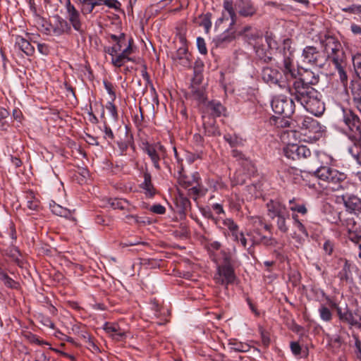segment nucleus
Returning a JSON list of instances; mask_svg holds the SVG:
<instances>
[{
	"label": "nucleus",
	"instance_id": "61",
	"mask_svg": "<svg viewBox=\"0 0 361 361\" xmlns=\"http://www.w3.org/2000/svg\"><path fill=\"white\" fill-rule=\"evenodd\" d=\"M231 153V156L237 161H244L243 166H247V161H250V160L246 159L245 155L241 151L238 150L236 148L232 149Z\"/></svg>",
	"mask_w": 361,
	"mask_h": 361
},
{
	"label": "nucleus",
	"instance_id": "17",
	"mask_svg": "<svg viewBox=\"0 0 361 361\" xmlns=\"http://www.w3.org/2000/svg\"><path fill=\"white\" fill-rule=\"evenodd\" d=\"M283 153L288 159L292 160L307 159L311 156V151L307 146L294 143L288 144L283 148Z\"/></svg>",
	"mask_w": 361,
	"mask_h": 361
},
{
	"label": "nucleus",
	"instance_id": "41",
	"mask_svg": "<svg viewBox=\"0 0 361 361\" xmlns=\"http://www.w3.org/2000/svg\"><path fill=\"white\" fill-rule=\"evenodd\" d=\"M290 218L289 212L283 214V215L276 217V225L278 230L282 233H287L289 231V225L288 221Z\"/></svg>",
	"mask_w": 361,
	"mask_h": 361
},
{
	"label": "nucleus",
	"instance_id": "64",
	"mask_svg": "<svg viewBox=\"0 0 361 361\" xmlns=\"http://www.w3.org/2000/svg\"><path fill=\"white\" fill-rule=\"evenodd\" d=\"M353 338H355L354 354L355 357L361 361V341L357 336L354 335Z\"/></svg>",
	"mask_w": 361,
	"mask_h": 361
},
{
	"label": "nucleus",
	"instance_id": "4",
	"mask_svg": "<svg viewBox=\"0 0 361 361\" xmlns=\"http://www.w3.org/2000/svg\"><path fill=\"white\" fill-rule=\"evenodd\" d=\"M297 70L295 78L291 79L290 83L289 93H295L300 91L314 89L312 85L319 82V75L308 69Z\"/></svg>",
	"mask_w": 361,
	"mask_h": 361
},
{
	"label": "nucleus",
	"instance_id": "37",
	"mask_svg": "<svg viewBox=\"0 0 361 361\" xmlns=\"http://www.w3.org/2000/svg\"><path fill=\"white\" fill-rule=\"evenodd\" d=\"M50 209L51 212L56 216H59L68 219L72 218V212L70 209H67L66 207H63L54 202L50 204Z\"/></svg>",
	"mask_w": 361,
	"mask_h": 361
},
{
	"label": "nucleus",
	"instance_id": "43",
	"mask_svg": "<svg viewBox=\"0 0 361 361\" xmlns=\"http://www.w3.org/2000/svg\"><path fill=\"white\" fill-rule=\"evenodd\" d=\"M353 145L348 149V153L355 161L357 165L361 166V140L355 143L352 142Z\"/></svg>",
	"mask_w": 361,
	"mask_h": 361
},
{
	"label": "nucleus",
	"instance_id": "47",
	"mask_svg": "<svg viewBox=\"0 0 361 361\" xmlns=\"http://www.w3.org/2000/svg\"><path fill=\"white\" fill-rule=\"evenodd\" d=\"M293 219V226L298 229V231L302 233V235L307 238L309 236V233L307 230L306 226H305L303 221L300 219L299 215L297 214H291Z\"/></svg>",
	"mask_w": 361,
	"mask_h": 361
},
{
	"label": "nucleus",
	"instance_id": "56",
	"mask_svg": "<svg viewBox=\"0 0 361 361\" xmlns=\"http://www.w3.org/2000/svg\"><path fill=\"white\" fill-rule=\"evenodd\" d=\"M292 40L289 38H286L283 41V52H284V59L290 56L293 60V50L291 47Z\"/></svg>",
	"mask_w": 361,
	"mask_h": 361
},
{
	"label": "nucleus",
	"instance_id": "11",
	"mask_svg": "<svg viewBox=\"0 0 361 361\" xmlns=\"http://www.w3.org/2000/svg\"><path fill=\"white\" fill-rule=\"evenodd\" d=\"M294 98L283 96L274 97L271 101V108L276 114L290 117L295 111Z\"/></svg>",
	"mask_w": 361,
	"mask_h": 361
},
{
	"label": "nucleus",
	"instance_id": "32",
	"mask_svg": "<svg viewBox=\"0 0 361 361\" xmlns=\"http://www.w3.org/2000/svg\"><path fill=\"white\" fill-rule=\"evenodd\" d=\"M82 15L90 14L95 6H100V0H75Z\"/></svg>",
	"mask_w": 361,
	"mask_h": 361
},
{
	"label": "nucleus",
	"instance_id": "27",
	"mask_svg": "<svg viewBox=\"0 0 361 361\" xmlns=\"http://www.w3.org/2000/svg\"><path fill=\"white\" fill-rule=\"evenodd\" d=\"M238 36L243 37L250 44L262 39V33L250 25L243 27L238 32Z\"/></svg>",
	"mask_w": 361,
	"mask_h": 361
},
{
	"label": "nucleus",
	"instance_id": "2",
	"mask_svg": "<svg viewBox=\"0 0 361 361\" xmlns=\"http://www.w3.org/2000/svg\"><path fill=\"white\" fill-rule=\"evenodd\" d=\"M315 176L327 183V187L334 192L348 189L351 182L344 172L327 166L319 167L314 172Z\"/></svg>",
	"mask_w": 361,
	"mask_h": 361
},
{
	"label": "nucleus",
	"instance_id": "42",
	"mask_svg": "<svg viewBox=\"0 0 361 361\" xmlns=\"http://www.w3.org/2000/svg\"><path fill=\"white\" fill-rule=\"evenodd\" d=\"M334 65L335 66L336 69L338 71L340 80L341 83L345 86L348 83V75L346 73V71L345 70V59H341L339 61H338V63L336 62H332Z\"/></svg>",
	"mask_w": 361,
	"mask_h": 361
},
{
	"label": "nucleus",
	"instance_id": "6",
	"mask_svg": "<svg viewBox=\"0 0 361 361\" xmlns=\"http://www.w3.org/2000/svg\"><path fill=\"white\" fill-rule=\"evenodd\" d=\"M343 121L347 127L345 134L352 142L361 141V120L351 109H343Z\"/></svg>",
	"mask_w": 361,
	"mask_h": 361
},
{
	"label": "nucleus",
	"instance_id": "23",
	"mask_svg": "<svg viewBox=\"0 0 361 361\" xmlns=\"http://www.w3.org/2000/svg\"><path fill=\"white\" fill-rule=\"evenodd\" d=\"M359 317L361 319V314H359V311H355L353 312L348 307L345 305V310H338L337 316L340 322L348 324L350 327L356 326L358 328H361V324L357 321V319L355 317Z\"/></svg>",
	"mask_w": 361,
	"mask_h": 361
},
{
	"label": "nucleus",
	"instance_id": "28",
	"mask_svg": "<svg viewBox=\"0 0 361 361\" xmlns=\"http://www.w3.org/2000/svg\"><path fill=\"white\" fill-rule=\"evenodd\" d=\"M350 88L351 104L361 114V82L353 81Z\"/></svg>",
	"mask_w": 361,
	"mask_h": 361
},
{
	"label": "nucleus",
	"instance_id": "57",
	"mask_svg": "<svg viewBox=\"0 0 361 361\" xmlns=\"http://www.w3.org/2000/svg\"><path fill=\"white\" fill-rule=\"evenodd\" d=\"M37 318L39 322L41 323L44 326L49 327L52 329H55V324L49 317L44 315L43 314H39Z\"/></svg>",
	"mask_w": 361,
	"mask_h": 361
},
{
	"label": "nucleus",
	"instance_id": "3",
	"mask_svg": "<svg viewBox=\"0 0 361 361\" xmlns=\"http://www.w3.org/2000/svg\"><path fill=\"white\" fill-rule=\"evenodd\" d=\"M294 99L299 102L307 111L315 116H322L325 111V105L322 100V94L316 89L290 93Z\"/></svg>",
	"mask_w": 361,
	"mask_h": 361
},
{
	"label": "nucleus",
	"instance_id": "49",
	"mask_svg": "<svg viewBox=\"0 0 361 361\" xmlns=\"http://www.w3.org/2000/svg\"><path fill=\"white\" fill-rule=\"evenodd\" d=\"M26 206L32 211H38L40 207V202L36 198L32 192H27L26 195Z\"/></svg>",
	"mask_w": 361,
	"mask_h": 361
},
{
	"label": "nucleus",
	"instance_id": "51",
	"mask_svg": "<svg viewBox=\"0 0 361 361\" xmlns=\"http://www.w3.org/2000/svg\"><path fill=\"white\" fill-rule=\"evenodd\" d=\"M320 319L325 322H331L333 319V313L331 310L324 305H320L318 309Z\"/></svg>",
	"mask_w": 361,
	"mask_h": 361
},
{
	"label": "nucleus",
	"instance_id": "24",
	"mask_svg": "<svg viewBox=\"0 0 361 361\" xmlns=\"http://www.w3.org/2000/svg\"><path fill=\"white\" fill-rule=\"evenodd\" d=\"M102 329L116 341H122L126 338V331L121 329L118 323L106 322Z\"/></svg>",
	"mask_w": 361,
	"mask_h": 361
},
{
	"label": "nucleus",
	"instance_id": "21",
	"mask_svg": "<svg viewBox=\"0 0 361 361\" xmlns=\"http://www.w3.org/2000/svg\"><path fill=\"white\" fill-rule=\"evenodd\" d=\"M136 47L134 39L130 37L128 38V44L125 47L121 53L116 54L111 58V63L116 68H121L127 61L128 55H131L135 51Z\"/></svg>",
	"mask_w": 361,
	"mask_h": 361
},
{
	"label": "nucleus",
	"instance_id": "16",
	"mask_svg": "<svg viewBox=\"0 0 361 361\" xmlns=\"http://www.w3.org/2000/svg\"><path fill=\"white\" fill-rule=\"evenodd\" d=\"M234 9L240 17L252 18L258 14V7L252 0H237L234 2Z\"/></svg>",
	"mask_w": 361,
	"mask_h": 361
},
{
	"label": "nucleus",
	"instance_id": "25",
	"mask_svg": "<svg viewBox=\"0 0 361 361\" xmlns=\"http://www.w3.org/2000/svg\"><path fill=\"white\" fill-rule=\"evenodd\" d=\"M247 235L252 242V246L264 245L265 246L274 245L276 243V240L272 237H268L261 233L259 228H255L247 233Z\"/></svg>",
	"mask_w": 361,
	"mask_h": 361
},
{
	"label": "nucleus",
	"instance_id": "26",
	"mask_svg": "<svg viewBox=\"0 0 361 361\" xmlns=\"http://www.w3.org/2000/svg\"><path fill=\"white\" fill-rule=\"evenodd\" d=\"M266 207L267 209V215L271 219H274L288 212L286 205L279 200H270L266 204Z\"/></svg>",
	"mask_w": 361,
	"mask_h": 361
},
{
	"label": "nucleus",
	"instance_id": "7",
	"mask_svg": "<svg viewBox=\"0 0 361 361\" xmlns=\"http://www.w3.org/2000/svg\"><path fill=\"white\" fill-rule=\"evenodd\" d=\"M319 42L326 53V57L332 62L338 63L341 59H345V53L338 39L329 34L319 36Z\"/></svg>",
	"mask_w": 361,
	"mask_h": 361
},
{
	"label": "nucleus",
	"instance_id": "52",
	"mask_svg": "<svg viewBox=\"0 0 361 361\" xmlns=\"http://www.w3.org/2000/svg\"><path fill=\"white\" fill-rule=\"evenodd\" d=\"M192 97L200 104H203L207 99L205 91L202 87L192 86Z\"/></svg>",
	"mask_w": 361,
	"mask_h": 361
},
{
	"label": "nucleus",
	"instance_id": "45",
	"mask_svg": "<svg viewBox=\"0 0 361 361\" xmlns=\"http://www.w3.org/2000/svg\"><path fill=\"white\" fill-rule=\"evenodd\" d=\"M0 280L9 288L18 290L20 288L18 282L11 279L1 268H0Z\"/></svg>",
	"mask_w": 361,
	"mask_h": 361
},
{
	"label": "nucleus",
	"instance_id": "1",
	"mask_svg": "<svg viewBox=\"0 0 361 361\" xmlns=\"http://www.w3.org/2000/svg\"><path fill=\"white\" fill-rule=\"evenodd\" d=\"M297 70L293 64V59L288 56L283 59L281 71L271 67H264L262 70L263 81L270 86H278L289 92L291 79L295 78Z\"/></svg>",
	"mask_w": 361,
	"mask_h": 361
},
{
	"label": "nucleus",
	"instance_id": "58",
	"mask_svg": "<svg viewBox=\"0 0 361 361\" xmlns=\"http://www.w3.org/2000/svg\"><path fill=\"white\" fill-rule=\"evenodd\" d=\"M133 137L131 136L130 139L125 141H118L117 146L118 147L119 155L123 156L126 154V151L128 149L129 146L132 144Z\"/></svg>",
	"mask_w": 361,
	"mask_h": 361
},
{
	"label": "nucleus",
	"instance_id": "20",
	"mask_svg": "<svg viewBox=\"0 0 361 361\" xmlns=\"http://www.w3.org/2000/svg\"><path fill=\"white\" fill-rule=\"evenodd\" d=\"M238 36L235 28H226L222 33L213 39L216 48H225L232 43Z\"/></svg>",
	"mask_w": 361,
	"mask_h": 361
},
{
	"label": "nucleus",
	"instance_id": "33",
	"mask_svg": "<svg viewBox=\"0 0 361 361\" xmlns=\"http://www.w3.org/2000/svg\"><path fill=\"white\" fill-rule=\"evenodd\" d=\"M16 46L27 56H32L35 52L34 47L26 39L21 36H16L15 40Z\"/></svg>",
	"mask_w": 361,
	"mask_h": 361
},
{
	"label": "nucleus",
	"instance_id": "54",
	"mask_svg": "<svg viewBox=\"0 0 361 361\" xmlns=\"http://www.w3.org/2000/svg\"><path fill=\"white\" fill-rule=\"evenodd\" d=\"M212 14L209 12L199 16V18H201L200 25L204 28L206 33H209L212 27Z\"/></svg>",
	"mask_w": 361,
	"mask_h": 361
},
{
	"label": "nucleus",
	"instance_id": "5",
	"mask_svg": "<svg viewBox=\"0 0 361 361\" xmlns=\"http://www.w3.org/2000/svg\"><path fill=\"white\" fill-rule=\"evenodd\" d=\"M301 133L306 136L310 142L319 140L323 135L324 127L319 122L309 116H301L297 121Z\"/></svg>",
	"mask_w": 361,
	"mask_h": 361
},
{
	"label": "nucleus",
	"instance_id": "46",
	"mask_svg": "<svg viewBox=\"0 0 361 361\" xmlns=\"http://www.w3.org/2000/svg\"><path fill=\"white\" fill-rule=\"evenodd\" d=\"M221 246V243L217 240L208 242L206 245L210 258L214 262H217V256L215 254V251L220 250Z\"/></svg>",
	"mask_w": 361,
	"mask_h": 361
},
{
	"label": "nucleus",
	"instance_id": "53",
	"mask_svg": "<svg viewBox=\"0 0 361 361\" xmlns=\"http://www.w3.org/2000/svg\"><path fill=\"white\" fill-rule=\"evenodd\" d=\"M24 338L32 344H37L38 345H49L48 342L40 340L38 336L32 334L30 331H27L23 334Z\"/></svg>",
	"mask_w": 361,
	"mask_h": 361
},
{
	"label": "nucleus",
	"instance_id": "15",
	"mask_svg": "<svg viewBox=\"0 0 361 361\" xmlns=\"http://www.w3.org/2000/svg\"><path fill=\"white\" fill-rule=\"evenodd\" d=\"M236 279L234 266L216 265L214 280L216 283L228 286L233 284Z\"/></svg>",
	"mask_w": 361,
	"mask_h": 361
},
{
	"label": "nucleus",
	"instance_id": "13",
	"mask_svg": "<svg viewBox=\"0 0 361 361\" xmlns=\"http://www.w3.org/2000/svg\"><path fill=\"white\" fill-rule=\"evenodd\" d=\"M351 267V263L345 258H338L336 260L334 269L337 270L336 276L339 279L340 285L344 286L353 282Z\"/></svg>",
	"mask_w": 361,
	"mask_h": 361
},
{
	"label": "nucleus",
	"instance_id": "44",
	"mask_svg": "<svg viewBox=\"0 0 361 361\" xmlns=\"http://www.w3.org/2000/svg\"><path fill=\"white\" fill-rule=\"evenodd\" d=\"M231 351L245 353L250 349V345L246 343H243L236 339L231 340L228 343Z\"/></svg>",
	"mask_w": 361,
	"mask_h": 361
},
{
	"label": "nucleus",
	"instance_id": "12",
	"mask_svg": "<svg viewBox=\"0 0 361 361\" xmlns=\"http://www.w3.org/2000/svg\"><path fill=\"white\" fill-rule=\"evenodd\" d=\"M302 56L303 62L320 68L324 66L327 61V57L314 46L305 47L303 49Z\"/></svg>",
	"mask_w": 361,
	"mask_h": 361
},
{
	"label": "nucleus",
	"instance_id": "36",
	"mask_svg": "<svg viewBox=\"0 0 361 361\" xmlns=\"http://www.w3.org/2000/svg\"><path fill=\"white\" fill-rule=\"evenodd\" d=\"M224 140L229 145L232 149L238 147H243L245 145V140L236 134L227 133L224 135Z\"/></svg>",
	"mask_w": 361,
	"mask_h": 361
},
{
	"label": "nucleus",
	"instance_id": "39",
	"mask_svg": "<svg viewBox=\"0 0 361 361\" xmlns=\"http://www.w3.org/2000/svg\"><path fill=\"white\" fill-rule=\"evenodd\" d=\"M215 263L216 265L234 266L235 259L231 252L226 250H221L219 257H217V262Z\"/></svg>",
	"mask_w": 361,
	"mask_h": 361
},
{
	"label": "nucleus",
	"instance_id": "34",
	"mask_svg": "<svg viewBox=\"0 0 361 361\" xmlns=\"http://www.w3.org/2000/svg\"><path fill=\"white\" fill-rule=\"evenodd\" d=\"M201 181V177L198 172H194L190 178L188 176H180L178 180V183L180 185L185 188L188 189L192 188L195 184H198L199 182Z\"/></svg>",
	"mask_w": 361,
	"mask_h": 361
},
{
	"label": "nucleus",
	"instance_id": "63",
	"mask_svg": "<svg viewBox=\"0 0 361 361\" xmlns=\"http://www.w3.org/2000/svg\"><path fill=\"white\" fill-rule=\"evenodd\" d=\"M103 132L104 133V138L110 144L114 140V135L111 128L105 123Z\"/></svg>",
	"mask_w": 361,
	"mask_h": 361
},
{
	"label": "nucleus",
	"instance_id": "55",
	"mask_svg": "<svg viewBox=\"0 0 361 361\" xmlns=\"http://www.w3.org/2000/svg\"><path fill=\"white\" fill-rule=\"evenodd\" d=\"M205 134L207 136H220L221 132L219 127L215 125L214 121L212 123H204Z\"/></svg>",
	"mask_w": 361,
	"mask_h": 361
},
{
	"label": "nucleus",
	"instance_id": "38",
	"mask_svg": "<svg viewBox=\"0 0 361 361\" xmlns=\"http://www.w3.org/2000/svg\"><path fill=\"white\" fill-rule=\"evenodd\" d=\"M109 37L111 39L115 42L114 46L115 47L118 53L119 51H122L123 49L122 48L125 46L126 47L128 44V39L126 38V35L123 32L121 33L119 35L111 34Z\"/></svg>",
	"mask_w": 361,
	"mask_h": 361
},
{
	"label": "nucleus",
	"instance_id": "10",
	"mask_svg": "<svg viewBox=\"0 0 361 361\" xmlns=\"http://www.w3.org/2000/svg\"><path fill=\"white\" fill-rule=\"evenodd\" d=\"M64 5L66 9V20L68 22L70 27L80 35L85 32V24L82 19V13L71 3V0H59Z\"/></svg>",
	"mask_w": 361,
	"mask_h": 361
},
{
	"label": "nucleus",
	"instance_id": "22",
	"mask_svg": "<svg viewBox=\"0 0 361 361\" xmlns=\"http://www.w3.org/2000/svg\"><path fill=\"white\" fill-rule=\"evenodd\" d=\"M341 199L346 211L350 213L361 215V198L354 194L343 195Z\"/></svg>",
	"mask_w": 361,
	"mask_h": 361
},
{
	"label": "nucleus",
	"instance_id": "9",
	"mask_svg": "<svg viewBox=\"0 0 361 361\" xmlns=\"http://www.w3.org/2000/svg\"><path fill=\"white\" fill-rule=\"evenodd\" d=\"M237 23V13L234 9L233 0H224L221 16L216 19L214 23V30H222L228 24L227 28H235Z\"/></svg>",
	"mask_w": 361,
	"mask_h": 361
},
{
	"label": "nucleus",
	"instance_id": "48",
	"mask_svg": "<svg viewBox=\"0 0 361 361\" xmlns=\"http://www.w3.org/2000/svg\"><path fill=\"white\" fill-rule=\"evenodd\" d=\"M108 203L114 209L124 210L129 206L128 201L122 198H110L108 200Z\"/></svg>",
	"mask_w": 361,
	"mask_h": 361
},
{
	"label": "nucleus",
	"instance_id": "59",
	"mask_svg": "<svg viewBox=\"0 0 361 361\" xmlns=\"http://www.w3.org/2000/svg\"><path fill=\"white\" fill-rule=\"evenodd\" d=\"M308 213L307 203V202L302 200L300 204H298V206L293 208V211L292 214H301L302 216H305Z\"/></svg>",
	"mask_w": 361,
	"mask_h": 361
},
{
	"label": "nucleus",
	"instance_id": "8",
	"mask_svg": "<svg viewBox=\"0 0 361 361\" xmlns=\"http://www.w3.org/2000/svg\"><path fill=\"white\" fill-rule=\"evenodd\" d=\"M141 148L149 156L156 170L160 171L161 168L159 161L161 159L165 160L167 157L166 147L160 142L149 143L145 141L142 143ZM164 164L167 168H169V165L165 161H164Z\"/></svg>",
	"mask_w": 361,
	"mask_h": 361
},
{
	"label": "nucleus",
	"instance_id": "29",
	"mask_svg": "<svg viewBox=\"0 0 361 361\" xmlns=\"http://www.w3.org/2000/svg\"><path fill=\"white\" fill-rule=\"evenodd\" d=\"M143 182L140 183V188L144 190L147 197L152 198L157 193V190L152 183V175L147 169L142 172Z\"/></svg>",
	"mask_w": 361,
	"mask_h": 361
},
{
	"label": "nucleus",
	"instance_id": "35",
	"mask_svg": "<svg viewBox=\"0 0 361 361\" xmlns=\"http://www.w3.org/2000/svg\"><path fill=\"white\" fill-rule=\"evenodd\" d=\"M281 178L285 182H290L298 176V170L295 167L283 166L279 171Z\"/></svg>",
	"mask_w": 361,
	"mask_h": 361
},
{
	"label": "nucleus",
	"instance_id": "62",
	"mask_svg": "<svg viewBox=\"0 0 361 361\" xmlns=\"http://www.w3.org/2000/svg\"><path fill=\"white\" fill-rule=\"evenodd\" d=\"M87 348L94 353H100L99 346L95 343L94 338L92 336H87L86 341Z\"/></svg>",
	"mask_w": 361,
	"mask_h": 361
},
{
	"label": "nucleus",
	"instance_id": "31",
	"mask_svg": "<svg viewBox=\"0 0 361 361\" xmlns=\"http://www.w3.org/2000/svg\"><path fill=\"white\" fill-rule=\"evenodd\" d=\"M207 110L213 117H220L226 115V109L217 100H212L206 105Z\"/></svg>",
	"mask_w": 361,
	"mask_h": 361
},
{
	"label": "nucleus",
	"instance_id": "60",
	"mask_svg": "<svg viewBox=\"0 0 361 361\" xmlns=\"http://www.w3.org/2000/svg\"><path fill=\"white\" fill-rule=\"evenodd\" d=\"M103 85L104 86L105 90L109 94L111 99L112 101H115V99L116 98V91H115L114 85L112 82H111L106 80H103Z\"/></svg>",
	"mask_w": 361,
	"mask_h": 361
},
{
	"label": "nucleus",
	"instance_id": "50",
	"mask_svg": "<svg viewBox=\"0 0 361 361\" xmlns=\"http://www.w3.org/2000/svg\"><path fill=\"white\" fill-rule=\"evenodd\" d=\"M223 224L229 231L232 238H235V239H238L237 231H238V230H239V226L233 221V219L231 218H226L223 220Z\"/></svg>",
	"mask_w": 361,
	"mask_h": 361
},
{
	"label": "nucleus",
	"instance_id": "18",
	"mask_svg": "<svg viewBox=\"0 0 361 361\" xmlns=\"http://www.w3.org/2000/svg\"><path fill=\"white\" fill-rule=\"evenodd\" d=\"M247 162V166H242V169L237 170L231 178L232 186L245 184L247 180L256 172V168L252 161Z\"/></svg>",
	"mask_w": 361,
	"mask_h": 361
},
{
	"label": "nucleus",
	"instance_id": "30",
	"mask_svg": "<svg viewBox=\"0 0 361 361\" xmlns=\"http://www.w3.org/2000/svg\"><path fill=\"white\" fill-rule=\"evenodd\" d=\"M190 54L187 47H180L178 49L173 59L183 67L189 68L191 65Z\"/></svg>",
	"mask_w": 361,
	"mask_h": 361
},
{
	"label": "nucleus",
	"instance_id": "14",
	"mask_svg": "<svg viewBox=\"0 0 361 361\" xmlns=\"http://www.w3.org/2000/svg\"><path fill=\"white\" fill-rule=\"evenodd\" d=\"M70 23L59 15L54 16V21L52 24L47 23L45 30L55 37H60L64 35H70L72 33V28Z\"/></svg>",
	"mask_w": 361,
	"mask_h": 361
},
{
	"label": "nucleus",
	"instance_id": "40",
	"mask_svg": "<svg viewBox=\"0 0 361 361\" xmlns=\"http://www.w3.org/2000/svg\"><path fill=\"white\" fill-rule=\"evenodd\" d=\"M208 190L202 184V180L195 184L188 190V195L190 196L193 200H196L200 197L204 196Z\"/></svg>",
	"mask_w": 361,
	"mask_h": 361
},
{
	"label": "nucleus",
	"instance_id": "19",
	"mask_svg": "<svg viewBox=\"0 0 361 361\" xmlns=\"http://www.w3.org/2000/svg\"><path fill=\"white\" fill-rule=\"evenodd\" d=\"M338 219L341 226L347 231L348 238L351 241H357L361 237V231L355 219L353 217L343 218L341 214Z\"/></svg>",
	"mask_w": 361,
	"mask_h": 361
}]
</instances>
